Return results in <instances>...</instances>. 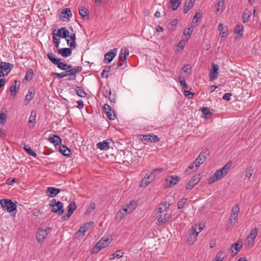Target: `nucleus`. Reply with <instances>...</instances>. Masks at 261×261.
Returning <instances> with one entry per match:
<instances>
[{
	"label": "nucleus",
	"instance_id": "1",
	"mask_svg": "<svg viewBox=\"0 0 261 261\" xmlns=\"http://www.w3.org/2000/svg\"><path fill=\"white\" fill-rule=\"evenodd\" d=\"M231 166V162H228L220 169L217 170L208 179V183L212 184L221 179L225 176Z\"/></svg>",
	"mask_w": 261,
	"mask_h": 261
},
{
	"label": "nucleus",
	"instance_id": "2",
	"mask_svg": "<svg viewBox=\"0 0 261 261\" xmlns=\"http://www.w3.org/2000/svg\"><path fill=\"white\" fill-rule=\"evenodd\" d=\"M231 166V162H228L220 169L217 170L208 179V183L212 184L221 179L225 176Z\"/></svg>",
	"mask_w": 261,
	"mask_h": 261
},
{
	"label": "nucleus",
	"instance_id": "3",
	"mask_svg": "<svg viewBox=\"0 0 261 261\" xmlns=\"http://www.w3.org/2000/svg\"><path fill=\"white\" fill-rule=\"evenodd\" d=\"M47 57L53 64L56 65L61 70L67 71L68 69L72 67L71 65L64 63L61 62L59 59L56 58L55 55L52 52L48 53Z\"/></svg>",
	"mask_w": 261,
	"mask_h": 261
},
{
	"label": "nucleus",
	"instance_id": "4",
	"mask_svg": "<svg viewBox=\"0 0 261 261\" xmlns=\"http://www.w3.org/2000/svg\"><path fill=\"white\" fill-rule=\"evenodd\" d=\"M129 55V51L126 48H122L119 56L117 62V68L122 69L127 66L126 56Z\"/></svg>",
	"mask_w": 261,
	"mask_h": 261
},
{
	"label": "nucleus",
	"instance_id": "5",
	"mask_svg": "<svg viewBox=\"0 0 261 261\" xmlns=\"http://www.w3.org/2000/svg\"><path fill=\"white\" fill-rule=\"evenodd\" d=\"M49 205L52 207L51 212L61 215L64 213L63 203L61 201H56L55 199L50 201Z\"/></svg>",
	"mask_w": 261,
	"mask_h": 261
},
{
	"label": "nucleus",
	"instance_id": "6",
	"mask_svg": "<svg viewBox=\"0 0 261 261\" xmlns=\"http://www.w3.org/2000/svg\"><path fill=\"white\" fill-rule=\"evenodd\" d=\"M0 204H1L3 208L5 211L8 212H13L16 210V204L13 202L12 200L9 199H2L0 200Z\"/></svg>",
	"mask_w": 261,
	"mask_h": 261
},
{
	"label": "nucleus",
	"instance_id": "7",
	"mask_svg": "<svg viewBox=\"0 0 261 261\" xmlns=\"http://www.w3.org/2000/svg\"><path fill=\"white\" fill-rule=\"evenodd\" d=\"M240 207L239 205L235 204L232 208V212L228 219V222L231 226H233L237 222Z\"/></svg>",
	"mask_w": 261,
	"mask_h": 261
},
{
	"label": "nucleus",
	"instance_id": "8",
	"mask_svg": "<svg viewBox=\"0 0 261 261\" xmlns=\"http://www.w3.org/2000/svg\"><path fill=\"white\" fill-rule=\"evenodd\" d=\"M155 177L152 172H150L149 173H147L144 177L142 179L140 184V187H145L147 186L150 183H151L154 179Z\"/></svg>",
	"mask_w": 261,
	"mask_h": 261
},
{
	"label": "nucleus",
	"instance_id": "9",
	"mask_svg": "<svg viewBox=\"0 0 261 261\" xmlns=\"http://www.w3.org/2000/svg\"><path fill=\"white\" fill-rule=\"evenodd\" d=\"M93 224V221H90L81 226L79 231L76 233L77 237H83L85 235L86 232L92 227Z\"/></svg>",
	"mask_w": 261,
	"mask_h": 261
},
{
	"label": "nucleus",
	"instance_id": "10",
	"mask_svg": "<svg viewBox=\"0 0 261 261\" xmlns=\"http://www.w3.org/2000/svg\"><path fill=\"white\" fill-rule=\"evenodd\" d=\"M198 232L196 230V227H192V229L189 231V236L187 241L189 245H192L197 240Z\"/></svg>",
	"mask_w": 261,
	"mask_h": 261
},
{
	"label": "nucleus",
	"instance_id": "11",
	"mask_svg": "<svg viewBox=\"0 0 261 261\" xmlns=\"http://www.w3.org/2000/svg\"><path fill=\"white\" fill-rule=\"evenodd\" d=\"M50 230V227H47L45 229H39L36 234L37 241L39 242H42Z\"/></svg>",
	"mask_w": 261,
	"mask_h": 261
},
{
	"label": "nucleus",
	"instance_id": "12",
	"mask_svg": "<svg viewBox=\"0 0 261 261\" xmlns=\"http://www.w3.org/2000/svg\"><path fill=\"white\" fill-rule=\"evenodd\" d=\"M72 16V13L69 8H65L60 12L59 19L62 21H65L66 19L69 20Z\"/></svg>",
	"mask_w": 261,
	"mask_h": 261
},
{
	"label": "nucleus",
	"instance_id": "13",
	"mask_svg": "<svg viewBox=\"0 0 261 261\" xmlns=\"http://www.w3.org/2000/svg\"><path fill=\"white\" fill-rule=\"evenodd\" d=\"M219 66L217 64L213 63L211 66V69L210 71V81H214L218 77L219 75Z\"/></svg>",
	"mask_w": 261,
	"mask_h": 261
},
{
	"label": "nucleus",
	"instance_id": "14",
	"mask_svg": "<svg viewBox=\"0 0 261 261\" xmlns=\"http://www.w3.org/2000/svg\"><path fill=\"white\" fill-rule=\"evenodd\" d=\"M117 49L114 48L113 50H109L105 55V59L106 63H110L115 57L117 54Z\"/></svg>",
	"mask_w": 261,
	"mask_h": 261
},
{
	"label": "nucleus",
	"instance_id": "15",
	"mask_svg": "<svg viewBox=\"0 0 261 261\" xmlns=\"http://www.w3.org/2000/svg\"><path fill=\"white\" fill-rule=\"evenodd\" d=\"M179 177L176 175H170L166 179V182L167 184V187H172L175 185L177 182L179 181Z\"/></svg>",
	"mask_w": 261,
	"mask_h": 261
},
{
	"label": "nucleus",
	"instance_id": "16",
	"mask_svg": "<svg viewBox=\"0 0 261 261\" xmlns=\"http://www.w3.org/2000/svg\"><path fill=\"white\" fill-rule=\"evenodd\" d=\"M82 70V67L81 66H77L73 68H70L68 69L67 71L68 76H70L72 78L69 80H75L76 79V74Z\"/></svg>",
	"mask_w": 261,
	"mask_h": 261
},
{
	"label": "nucleus",
	"instance_id": "17",
	"mask_svg": "<svg viewBox=\"0 0 261 261\" xmlns=\"http://www.w3.org/2000/svg\"><path fill=\"white\" fill-rule=\"evenodd\" d=\"M171 218V215L166 213L164 216L160 215L158 216L157 225H161L164 224Z\"/></svg>",
	"mask_w": 261,
	"mask_h": 261
},
{
	"label": "nucleus",
	"instance_id": "18",
	"mask_svg": "<svg viewBox=\"0 0 261 261\" xmlns=\"http://www.w3.org/2000/svg\"><path fill=\"white\" fill-rule=\"evenodd\" d=\"M200 180L199 175L194 176L186 187V190H191Z\"/></svg>",
	"mask_w": 261,
	"mask_h": 261
},
{
	"label": "nucleus",
	"instance_id": "19",
	"mask_svg": "<svg viewBox=\"0 0 261 261\" xmlns=\"http://www.w3.org/2000/svg\"><path fill=\"white\" fill-rule=\"evenodd\" d=\"M35 95V90L31 88L29 90L27 94L25 95V99L23 101L25 105H28L30 101L34 98Z\"/></svg>",
	"mask_w": 261,
	"mask_h": 261
},
{
	"label": "nucleus",
	"instance_id": "20",
	"mask_svg": "<svg viewBox=\"0 0 261 261\" xmlns=\"http://www.w3.org/2000/svg\"><path fill=\"white\" fill-rule=\"evenodd\" d=\"M13 67V64L10 63L2 62L0 64V69L7 72L6 75L8 74Z\"/></svg>",
	"mask_w": 261,
	"mask_h": 261
},
{
	"label": "nucleus",
	"instance_id": "21",
	"mask_svg": "<svg viewBox=\"0 0 261 261\" xmlns=\"http://www.w3.org/2000/svg\"><path fill=\"white\" fill-rule=\"evenodd\" d=\"M60 192V190L54 187H48L46 191V195L49 197L53 198L58 195Z\"/></svg>",
	"mask_w": 261,
	"mask_h": 261
},
{
	"label": "nucleus",
	"instance_id": "22",
	"mask_svg": "<svg viewBox=\"0 0 261 261\" xmlns=\"http://www.w3.org/2000/svg\"><path fill=\"white\" fill-rule=\"evenodd\" d=\"M195 0H186L184 6L183 11L187 13L194 6Z\"/></svg>",
	"mask_w": 261,
	"mask_h": 261
},
{
	"label": "nucleus",
	"instance_id": "23",
	"mask_svg": "<svg viewBox=\"0 0 261 261\" xmlns=\"http://www.w3.org/2000/svg\"><path fill=\"white\" fill-rule=\"evenodd\" d=\"M170 206V204L167 201L160 203L159 207L158 208V213H162L163 212L167 211L169 208Z\"/></svg>",
	"mask_w": 261,
	"mask_h": 261
},
{
	"label": "nucleus",
	"instance_id": "24",
	"mask_svg": "<svg viewBox=\"0 0 261 261\" xmlns=\"http://www.w3.org/2000/svg\"><path fill=\"white\" fill-rule=\"evenodd\" d=\"M58 53L63 57H67L71 55L72 51L71 49L69 48H63L58 49Z\"/></svg>",
	"mask_w": 261,
	"mask_h": 261
},
{
	"label": "nucleus",
	"instance_id": "25",
	"mask_svg": "<svg viewBox=\"0 0 261 261\" xmlns=\"http://www.w3.org/2000/svg\"><path fill=\"white\" fill-rule=\"evenodd\" d=\"M111 242V240L108 238L103 237L99 241L97 242V246L101 247L102 248H104L108 246Z\"/></svg>",
	"mask_w": 261,
	"mask_h": 261
},
{
	"label": "nucleus",
	"instance_id": "26",
	"mask_svg": "<svg viewBox=\"0 0 261 261\" xmlns=\"http://www.w3.org/2000/svg\"><path fill=\"white\" fill-rule=\"evenodd\" d=\"M143 139L145 141H149L150 142H158L160 141V139L156 135H144Z\"/></svg>",
	"mask_w": 261,
	"mask_h": 261
},
{
	"label": "nucleus",
	"instance_id": "27",
	"mask_svg": "<svg viewBox=\"0 0 261 261\" xmlns=\"http://www.w3.org/2000/svg\"><path fill=\"white\" fill-rule=\"evenodd\" d=\"M206 159V157L199 154L194 161L195 166L196 168L199 167Z\"/></svg>",
	"mask_w": 261,
	"mask_h": 261
},
{
	"label": "nucleus",
	"instance_id": "28",
	"mask_svg": "<svg viewBox=\"0 0 261 261\" xmlns=\"http://www.w3.org/2000/svg\"><path fill=\"white\" fill-rule=\"evenodd\" d=\"M109 142L108 141V140H105L102 142H99L97 144V147L100 150H107L110 148V146H109Z\"/></svg>",
	"mask_w": 261,
	"mask_h": 261
},
{
	"label": "nucleus",
	"instance_id": "29",
	"mask_svg": "<svg viewBox=\"0 0 261 261\" xmlns=\"http://www.w3.org/2000/svg\"><path fill=\"white\" fill-rule=\"evenodd\" d=\"M59 150L61 153L64 156H69L70 155V150L64 145H60L59 147Z\"/></svg>",
	"mask_w": 261,
	"mask_h": 261
},
{
	"label": "nucleus",
	"instance_id": "30",
	"mask_svg": "<svg viewBox=\"0 0 261 261\" xmlns=\"http://www.w3.org/2000/svg\"><path fill=\"white\" fill-rule=\"evenodd\" d=\"M48 140L50 143L54 144L55 146L59 145L62 141L61 138L55 135H53L52 137H49Z\"/></svg>",
	"mask_w": 261,
	"mask_h": 261
},
{
	"label": "nucleus",
	"instance_id": "31",
	"mask_svg": "<svg viewBox=\"0 0 261 261\" xmlns=\"http://www.w3.org/2000/svg\"><path fill=\"white\" fill-rule=\"evenodd\" d=\"M182 0H170V3L171 4V8L173 10H177L180 4H181Z\"/></svg>",
	"mask_w": 261,
	"mask_h": 261
},
{
	"label": "nucleus",
	"instance_id": "32",
	"mask_svg": "<svg viewBox=\"0 0 261 261\" xmlns=\"http://www.w3.org/2000/svg\"><path fill=\"white\" fill-rule=\"evenodd\" d=\"M251 15L250 11L248 9H245L243 12L242 18L244 23L248 21Z\"/></svg>",
	"mask_w": 261,
	"mask_h": 261
},
{
	"label": "nucleus",
	"instance_id": "33",
	"mask_svg": "<svg viewBox=\"0 0 261 261\" xmlns=\"http://www.w3.org/2000/svg\"><path fill=\"white\" fill-rule=\"evenodd\" d=\"M23 148L30 155L32 156L33 157L37 156L36 153L31 149L29 145L24 144Z\"/></svg>",
	"mask_w": 261,
	"mask_h": 261
},
{
	"label": "nucleus",
	"instance_id": "34",
	"mask_svg": "<svg viewBox=\"0 0 261 261\" xmlns=\"http://www.w3.org/2000/svg\"><path fill=\"white\" fill-rule=\"evenodd\" d=\"M77 95L81 97H85L86 96V93L84 91L83 87H76L75 89Z\"/></svg>",
	"mask_w": 261,
	"mask_h": 261
},
{
	"label": "nucleus",
	"instance_id": "35",
	"mask_svg": "<svg viewBox=\"0 0 261 261\" xmlns=\"http://www.w3.org/2000/svg\"><path fill=\"white\" fill-rule=\"evenodd\" d=\"M201 14L200 12H196L195 14L193 19V24L192 25V27H196L197 26V23L199 21V19L201 17Z\"/></svg>",
	"mask_w": 261,
	"mask_h": 261
},
{
	"label": "nucleus",
	"instance_id": "36",
	"mask_svg": "<svg viewBox=\"0 0 261 261\" xmlns=\"http://www.w3.org/2000/svg\"><path fill=\"white\" fill-rule=\"evenodd\" d=\"M254 240L255 239L249 236H247L245 240L247 246L248 247H253L254 244Z\"/></svg>",
	"mask_w": 261,
	"mask_h": 261
},
{
	"label": "nucleus",
	"instance_id": "37",
	"mask_svg": "<svg viewBox=\"0 0 261 261\" xmlns=\"http://www.w3.org/2000/svg\"><path fill=\"white\" fill-rule=\"evenodd\" d=\"M225 253L222 251L218 252L216 256V261H223V259L225 257Z\"/></svg>",
	"mask_w": 261,
	"mask_h": 261
},
{
	"label": "nucleus",
	"instance_id": "38",
	"mask_svg": "<svg viewBox=\"0 0 261 261\" xmlns=\"http://www.w3.org/2000/svg\"><path fill=\"white\" fill-rule=\"evenodd\" d=\"M200 110L202 113V116H204L205 118H206L207 116L211 115L212 113L210 111L209 109L207 107H202Z\"/></svg>",
	"mask_w": 261,
	"mask_h": 261
},
{
	"label": "nucleus",
	"instance_id": "39",
	"mask_svg": "<svg viewBox=\"0 0 261 261\" xmlns=\"http://www.w3.org/2000/svg\"><path fill=\"white\" fill-rule=\"evenodd\" d=\"M34 72L32 69H29L26 72L24 79L26 80H31L33 77Z\"/></svg>",
	"mask_w": 261,
	"mask_h": 261
},
{
	"label": "nucleus",
	"instance_id": "40",
	"mask_svg": "<svg viewBox=\"0 0 261 261\" xmlns=\"http://www.w3.org/2000/svg\"><path fill=\"white\" fill-rule=\"evenodd\" d=\"M242 248V245L239 244L238 242H236L233 244L231 246V251L233 252V249L234 248L236 250V252L234 255H236L238 252L240 251V249Z\"/></svg>",
	"mask_w": 261,
	"mask_h": 261
},
{
	"label": "nucleus",
	"instance_id": "41",
	"mask_svg": "<svg viewBox=\"0 0 261 261\" xmlns=\"http://www.w3.org/2000/svg\"><path fill=\"white\" fill-rule=\"evenodd\" d=\"M79 13L83 17L85 16L88 17L89 16V11L84 7H81L79 9Z\"/></svg>",
	"mask_w": 261,
	"mask_h": 261
},
{
	"label": "nucleus",
	"instance_id": "42",
	"mask_svg": "<svg viewBox=\"0 0 261 261\" xmlns=\"http://www.w3.org/2000/svg\"><path fill=\"white\" fill-rule=\"evenodd\" d=\"M234 33L242 36L243 34V27L241 25H236L234 28Z\"/></svg>",
	"mask_w": 261,
	"mask_h": 261
},
{
	"label": "nucleus",
	"instance_id": "43",
	"mask_svg": "<svg viewBox=\"0 0 261 261\" xmlns=\"http://www.w3.org/2000/svg\"><path fill=\"white\" fill-rule=\"evenodd\" d=\"M16 83L17 81L15 80L12 84V85L10 87V92L11 93V95L13 96H15L17 93L16 91Z\"/></svg>",
	"mask_w": 261,
	"mask_h": 261
},
{
	"label": "nucleus",
	"instance_id": "44",
	"mask_svg": "<svg viewBox=\"0 0 261 261\" xmlns=\"http://www.w3.org/2000/svg\"><path fill=\"white\" fill-rule=\"evenodd\" d=\"M188 199L185 198H183L181 200H180L177 202V207L178 209L182 208L184 206L186 202H187Z\"/></svg>",
	"mask_w": 261,
	"mask_h": 261
},
{
	"label": "nucleus",
	"instance_id": "45",
	"mask_svg": "<svg viewBox=\"0 0 261 261\" xmlns=\"http://www.w3.org/2000/svg\"><path fill=\"white\" fill-rule=\"evenodd\" d=\"M51 75H55L59 79H62L66 76H68L67 71L62 72L61 73L53 72Z\"/></svg>",
	"mask_w": 261,
	"mask_h": 261
},
{
	"label": "nucleus",
	"instance_id": "46",
	"mask_svg": "<svg viewBox=\"0 0 261 261\" xmlns=\"http://www.w3.org/2000/svg\"><path fill=\"white\" fill-rule=\"evenodd\" d=\"M111 66H106L105 68L103 70L101 76L102 78H107L108 77V74H106L105 73L109 72L111 71Z\"/></svg>",
	"mask_w": 261,
	"mask_h": 261
},
{
	"label": "nucleus",
	"instance_id": "47",
	"mask_svg": "<svg viewBox=\"0 0 261 261\" xmlns=\"http://www.w3.org/2000/svg\"><path fill=\"white\" fill-rule=\"evenodd\" d=\"M126 215L124 213H123V212L120 209L116 214V219L117 220H121L122 219H123Z\"/></svg>",
	"mask_w": 261,
	"mask_h": 261
},
{
	"label": "nucleus",
	"instance_id": "48",
	"mask_svg": "<svg viewBox=\"0 0 261 261\" xmlns=\"http://www.w3.org/2000/svg\"><path fill=\"white\" fill-rule=\"evenodd\" d=\"M76 207H77L76 204L75 202L74 201L71 202L68 206V210L70 211V212H73L74 211L76 210Z\"/></svg>",
	"mask_w": 261,
	"mask_h": 261
},
{
	"label": "nucleus",
	"instance_id": "49",
	"mask_svg": "<svg viewBox=\"0 0 261 261\" xmlns=\"http://www.w3.org/2000/svg\"><path fill=\"white\" fill-rule=\"evenodd\" d=\"M7 115L6 113H2L0 114V124L4 125L6 122Z\"/></svg>",
	"mask_w": 261,
	"mask_h": 261
},
{
	"label": "nucleus",
	"instance_id": "50",
	"mask_svg": "<svg viewBox=\"0 0 261 261\" xmlns=\"http://www.w3.org/2000/svg\"><path fill=\"white\" fill-rule=\"evenodd\" d=\"M127 206L129 208V212H132L136 208L137 203L135 201H132L127 205Z\"/></svg>",
	"mask_w": 261,
	"mask_h": 261
},
{
	"label": "nucleus",
	"instance_id": "51",
	"mask_svg": "<svg viewBox=\"0 0 261 261\" xmlns=\"http://www.w3.org/2000/svg\"><path fill=\"white\" fill-rule=\"evenodd\" d=\"M193 28L192 26L191 27H189V28H186L184 30V34L186 36L187 35H188L189 36L187 37H186V39L188 40L190 38V36L191 35V34L193 32V29L192 28Z\"/></svg>",
	"mask_w": 261,
	"mask_h": 261
},
{
	"label": "nucleus",
	"instance_id": "52",
	"mask_svg": "<svg viewBox=\"0 0 261 261\" xmlns=\"http://www.w3.org/2000/svg\"><path fill=\"white\" fill-rule=\"evenodd\" d=\"M29 123H32L34 124L36 123V112L32 111L29 120Z\"/></svg>",
	"mask_w": 261,
	"mask_h": 261
},
{
	"label": "nucleus",
	"instance_id": "53",
	"mask_svg": "<svg viewBox=\"0 0 261 261\" xmlns=\"http://www.w3.org/2000/svg\"><path fill=\"white\" fill-rule=\"evenodd\" d=\"M109 99L112 102H115L116 99V95L115 93H112L111 90H110L109 92Z\"/></svg>",
	"mask_w": 261,
	"mask_h": 261
},
{
	"label": "nucleus",
	"instance_id": "54",
	"mask_svg": "<svg viewBox=\"0 0 261 261\" xmlns=\"http://www.w3.org/2000/svg\"><path fill=\"white\" fill-rule=\"evenodd\" d=\"M258 232V229L257 228L255 227L254 229H252L248 236L252 237V238L255 239Z\"/></svg>",
	"mask_w": 261,
	"mask_h": 261
},
{
	"label": "nucleus",
	"instance_id": "55",
	"mask_svg": "<svg viewBox=\"0 0 261 261\" xmlns=\"http://www.w3.org/2000/svg\"><path fill=\"white\" fill-rule=\"evenodd\" d=\"M69 37V32L68 31L66 28L63 27L61 37L63 38H66L67 37Z\"/></svg>",
	"mask_w": 261,
	"mask_h": 261
},
{
	"label": "nucleus",
	"instance_id": "56",
	"mask_svg": "<svg viewBox=\"0 0 261 261\" xmlns=\"http://www.w3.org/2000/svg\"><path fill=\"white\" fill-rule=\"evenodd\" d=\"M107 117L109 118L110 120H114L116 118L115 114L114 113V112H111V111H108V112L106 113Z\"/></svg>",
	"mask_w": 261,
	"mask_h": 261
},
{
	"label": "nucleus",
	"instance_id": "57",
	"mask_svg": "<svg viewBox=\"0 0 261 261\" xmlns=\"http://www.w3.org/2000/svg\"><path fill=\"white\" fill-rule=\"evenodd\" d=\"M101 249V247H99V245L97 246V243L94 246V247L92 249L91 253H98Z\"/></svg>",
	"mask_w": 261,
	"mask_h": 261
},
{
	"label": "nucleus",
	"instance_id": "58",
	"mask_svg": "<svg viewBox=\"0 0 261 261\" xmlns=\"http://www.w3.org/2000/svg\"><path fill=\"white\" fill-rule=\"evenodd\" d=\"M184 93L185 95L189 98H192L194 95V93L191 92L190 91H188V90H185Z\"/></svg>",
	"mask_w": 261,
	"mask_h": 261
},
{
	"label": "nucleus",
	"instance_id": "59",
	"mask_svg": "<svg viewBox=\"0 0 261 261\" xmlns=\"http://www.w3.org/2000/svg\"><path fill=\"white\" fill-rule=\"evenodd\" d=\"M253 173V170L252 168L248 169L246 171V177L248 178H250Z\"/></svg>",
	"mask_w": 261,
	"mask_h": 261
},
{
	"label": "nucleus",
	"instance_id": "60",
	"mask_svg": "<svg viewBox=\"0 0 261 261\" xmlns=\"http://www.w3.org/2000/svg\"><path fill=\"white\" fill-rule=\"evenodd\" d=\"M53 42H54V43L55 44V46L57 48H58L59 46V44H60V39L59 38H57L54 36H53Z\"/></svg>",
	"mask_w": 261,
	"mask_h": 261
},
{
	"label": "nucleus",
	"instance_id": "61",
	"mask_svg": "<svg viewBox=\"0 0 261 261\" xmlns=\"http://www.w3.org/2000/svg\"><path fill=\"white\" fill-rule=\"evenodd\" d=\"M95 208V204L94 203H92L90 204L89 207L87 209V211L89 213H91L93 211Z\"/></svg>",
	"mask_w": 261,
	"mask_h": 261
},
{
	"label": "nucleus",
	"instance_id": "62",
	"mask_svg": "<svg viewBox=\"0 0 261 261\" xmlns=\"http://www.w3.org/2000/svg\"><path fill=\"white\" fill-rule=\"evenodd\" d=\"M114 254L116 258H120L123 256V253L121 250H117Z\"/></svg>",
	"mask_w": 261,
	"mask_h": 261
},
{
	"label": "nucleus",
	"instance_id": "63",
	"mask_svg": "<svg viewBox=\"0 0 261 261\" xmlns=\"http://www.w3.org/2000/svg\"><path fill=\"white\" fill-rule=\"evenodd\" d=\"M232 94L231 93H226L223 96V99L226 100H229Z\"/></svg>",
	"mask_w": 261,
	"mask_h": 261
},
{
	"label": "nucleus",
	"instance_id": "64",
	"mask_svg": "<svg viewBox=\"0 0 261 261\" xmlns=\"http://www.w3.org/2000/svg\"><path fill=\"white\" fill-rule=\"evenodd\" d=\"M191 69V66L189 64L185 65L182 68V70L184 72H187L189 70Z\"/></svg>",
	"mask_w": 261,
	"mask_h": 261
}]
</instances>
